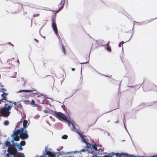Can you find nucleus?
Here are the masks:
<instances>
[{"mask_svg": "<svg viewBox=\"0 0 157 157\" xmlns=\"http://www.w3.org/2000/svg\"><path fill=\"white\" fill-rule=\"evenodd\" d=\"M11 136L13 137L14 140L16 141H19L20 138L22 140H25L29 137L28 132L23 128H20L14 131Z\"/></svg>", "mask_w": 157, "mask_h": 157, "instance_id": "nucleus-1", "label": "nucleus"}, {"mask_svg": "<svg viewBox=\"0 0 157 157\" xmlns=\"http://www.w3.org/2000/svg\"><path fill=\"white\" fill-rule=\"evenodd\" d=\"M13 107V105H10L7 106L5 104V106L1 108L0 109V114L2 116L6 117H8L10 113V110Z\"/></svg>", "mask_w": 157, "mask_h": 157, "instance_id": "nucleus-2", "label": "nucleus"}, {"mask_svg": "<svg viewBox=\"0 0 157 157\" xmlns=\"http://www.w3.org/2000/svg\"><path fill=\"white\" fill-rule=\"evenodd\" d=\"M0 90L2 93V94H1L2 98L0 99V104H1L2 103H6V101H8L6 96L8 95V94L5 93L6 90L4 89H1Z\"/></svg>", "mask_w": 157, "mask_h": 157, "instance_id": "nucleus-3", "label": "nucleus"}, {"mask_svg": "<svg viewBox=\"0 0 157 157\" xmlns=\"http://www.w3.org/2000/svg\"><path fill=\"white\" fill-rule=\"evenodd\" d=\"M87 146L88 147L87 151L89 153H91L95 151H97L98 150L97 147V145L96 144H90L89 143H87Z\"/></svg>", "mask_w": 157, "mask_h": 157, "instance_id": "nucleus-4", "label": "nucleus"}, {"mask_svg": "<svg viewBox=\"0 0 157 157\" xmlns=\"http://www.w3.org/2000/svg\"><path fill=\"white\" fill-rule=\"evenodd\" d=\"M54 116L60 120H66L67 117L63 113L60 112H56L54 113Z\"/></svg>", "mask_w": 157, "mask_h": 157, "instance_id": "nucleus-5", "label": "nucleus"}, {"mask_svg": "<svg viewBox=\"0 0 157 157\" xmlns=\"http://www.w3.org/2000/svg\"><path fill=\"white\" fill-rule=\"evenodd\" d=\"M48 147V146L45 147V151L44 153V157H56V153H54L51 151H47Z\"/></svg>", "mask_w": 157, "mask_h": 157, "instance_id": "nucleus-6", "label": "nucleus"}, {"mask_svg": "<svg viewBox=\"0 0 157 157\" xmlns=\"http://www.w3.org/2000/svg\"><path fill=\"white\" fill-rule=\"evenodd\" d=\"M14 155L12 151L10 152V153H7L6 155V157H25L24 154L22 153H20L19 154H16L14 155L13 157L12 155Z\"/></svg>", "mask_w": 157, "mask_h": 157, "instance_id": "nucleus-7", "label": "nucleus"}, {"mask_svg": "<svg viewBox=\"0 0 157 157\" xmlns=\"http://www.w3.org/2000/svg\"><path fill=\"white\" fill-rule=\"evenodd\" d=\"M52 27L53 28V30L55 32V33L56 35H59L58 34V30L57 29L56 25V20L55 19V18H53L52 19Z\"/></svg>", "mask_w": 157, "mask_h": 157, "instance_id": "nucleus-8", "label": "nucleus"}, {"mask_svg": "<svg viewBox=\"0 0 157 157\" xmlns=\"http://www.w3.org/2000/svg\"><path fill=\"white\" fill-rule=\"evenodd\" d=\"M115 155L117 156L121 157L122 156H128V154L124 153H116Z\"/></svg>", "mask_w": 157, "mask_h": 157, "instance_id": "nucleus-9", "label": "nucleus"}, {"mask_svg": "<svg viewBox=\"0 0 157 157\" xmlns=\"http://www.w3.org/2000/svg\"><path fill=\"white\" fill-rule=\"evenodd\" d=\"M27 123V121L25 120H24L23 122V127H22L21 128H23V129H25V128H27L28 127Z\"/></svg>", "mask_w": 157, "mask_h": 157, "instance_id": "nucleus-10", "label": "nucleus"}, {"mask_svg": "<svg viewBox=\"0 0 157 157\" xmlns=\"http://www.w3.org/2000/svg\"><path fill=\"white\" fill-rule=\"evenodd\" d=\"M22 107L21 104L18 105L17 106H15V109L17 111H18L22 109Z\"/></svg>", "mask_w": 157, "mask_h": 157, "instance_id": "nucleus-11", "label": "nucleus"}, {"mask_svg": "<svg viewBox=\"0 0 157 157\" xmlns=\"http://www.w3.org/2000/svg\"><path fill=\"white\" fill-rule=\"evenodd\" d=\"M65 154H66L64 152H59L58 153H56V157H59V156L60 155H65Z\"/></svg>", "mask_w": 157, "mask_h": 157, "instance_id": "nucleus-12", "label": "nucleus"}, {"mask_svg": "<svg viewBox=\"0 0 157 157\" xmlns=\"http://www.w3.org/2000/svg\"><path fill=\"white\" fill-rule=\"evenodd\" d=\"M33 90H20L18 92H32L33 91Z\"/></svg>", "mask_w": 157, "mask_h": 157, "instance_id": "nucleus-13", "label": "nucleus"}, {"mask_svg": "<svg viewBox=\"0 0 157 157\" xmlns=\"http://www.w3.org/2000/svg\"><path fill=\"white\" fill-rule=\"evenodd\" d=\"M79 135H80V136L81 137L82 139V141L84 143L86 144H87V143H88V142H87V141H86V140H85V139L84 138V137L83 135H82V134H79Z\"/></svg>", "mask_w": 157, "mask_h": 157, "instance_id": "nucleus-14", "label": "nucleus"}, {"mask_svg": "<svg viewBox=\"0 0 157 157\" xmlns=\"http://www.w3.org/2000/svg\"><path fill=\"white\" fill-rule=\"evenodd\" d=\"M106 50L109 52H111V49L110 46H107Z\"/></svg>", "mask_w": 157, "mask_h": 157, "instance_id": "nucleus-15", "label": "nucleus"}, {"mask_svg": "<svg viewBox=\"0 0 157 157\" xmlns=\"http://www.w3.org/2000/svg\"><path fill=\"white\" fill-rule=\"evenodd\" d=\"M62 51L64 55H65L66 54L65 50L64 48V47L63 45H62Z\"/></svg>", "mask_w": 157, "mask_h": 157, "instance_id": "nucleus-16", "label": "nucleus"}, {"mask_svg": "<svg viewBox=\"0 0 157 157\" xmlns=\"http://www.w3.org/2000/svg\"><path fill=\"white\" fill-rule=\"evenodd\" d=\"M8 102H9V103H12L14 104L15 105H16L17 104V103H18L19 102V101H18L17 102H13V101H8H8H7Z\"/></svg>", "mask_w": 157, "mask_h": 157, "instance_id": "nucleus-17", "label": "nucleus"}, {"mask_svg": "<svg viewBox=\"0 0 157 157\" xmlns=\"http://www.w3.org/2000/svg\"><path fill=\"white\" fill-rule=\"evenodd\" d=\"M20 144L21 146H24L25 144V142L24 141H22L20 142Z\"/></svg>", "mask_w": 157, "mask_h": 157, "instance_id": "nucleus-18", "label": "nucleus"}, {"mask_svg": "<svg viewBox=\"0 0 157 157\" xmlns=\"http://www.w3.org/2000/svg\"><path fill=\"white\" fill-rule=\"evenodd\" d=\"M9 124V122L8 121H5L4 122V124L5 125H8Z\"/></svg>", "mask_w": 157, "mask_h": 157, "instance_id": "nucleus-19", "label": "nucleus"}, {"mask_svg": "<svg viewBox=\"0 0 157 157\" xmlns=\"http://www.w3.org/2000/svg\"><path fill=\"white\" fill-rule=\"evenodd\" d=\"M5 144L7 146H9L10 145V143L9 141H6Z\"/></svg>", "mask_w": 157, "mask_h": 157, "instance_id": "nucleus-20", "label": "nucleus"}, {"mask_svg": "<svg viewBox=\"0 0 157 157\" xmlns=\"http://www.w3.org/2000/svg\"><path fill=\"white\" fill-rule=\"evenodd\" d=\"M37 94V93H32L30 94V96L32 97L34 96L35 95Z\"/></svg>", "mask_w": 157, "mask_h": 157, "instance_id": "nucleus-21", "label": "nucleus"}, {"mask_svg": "<svg viewBox=\"0 0 157 157\" xmlns=\"http://www.w3.org/2000/svg\"><path fill=\"white\" fill-rule=\"evenodd\" d=\"M119 108V103H117V106L113 110H114L117 109H118Z\"/></svg>", "mask_w": 157, "mask_h": 157, "instance_id": "nucleus-22", "label": "nucleus"}, {"mask_svg": "<svg viewBox=\"0 0 157 157\" xmlns=\"http://www.w3.org/2000/svg\"><path fill=\"white\" fill-rule=\"evenodd\" d=\"M67 135H64L62 136V138L63 139H66L67 138Z\"/></svg>", "mask_w": 157, "mask_h": 157, "instance_id": "nucleus-23", "label": "nucleus"}, {"mask_svg": "<svg viewBox=\"0 0 157 157\" xmlns=\"http://www.w3.org/2000/svg\"><path fill=\"white\" fill-rule=\"evenodd\" d=\"M86 151V149H81V150L79 151H78L77 152L78 153H79V152H80L82 151V152H83V151Z\"/></svg>", "mask_w": 157, "mask_h": 157, "instance_id": "nucleus-24", "label": "nucleus"}, {"mask_svg": "<svg viewBox=\"0 0 157 157\" xmlns=\"http://www.w3.org/2000/svg\"><path fill=\"white\" fill-rule=\"evenodd\" d=\"M13 144L14 146H16L17 147H18L20 145L17 143H14Z\"/></svg>", "mask_w": 157, "mask_h": 157, "instance_id": "nucleus-25", "label": "nucleus"}, {"mask_svg": "<svg viewBox=\"0 0 157 157\" xmlns=\"http://www.w3.org/2000/svg\"><path fill=\"white\" fill-rule=\"evenodd\" d=\"M124 43V42L123 41L120 42L119 44V46L121 47V46H122Z\"/></svg>", "mask_w": 157, "mask_h": 157, "instance_id": "nucleus-26", "label": "nucleus"}, {"mask_svg": "<svg viewBox=\"0 0 157 157\" xmlns=\"http://www.w3.org/2000/svg\"><path fill=\"white\" fill-rule=\"evenodd\" d=\"M18 149H19V151H21L22 149H23V148L21 147V145H20L18 147Z\"/></svg>", "mask_w": 157, "mask_h": 157, "instance_id": "nucleus-27", "label": "nucleus"}, {"mask_svg": "<svg viewBox=\"0 0 157 157\" xmlns=\"http://www.w3.org/2000/svg\"><path fill=\"white\" fill-rule=\"evenodd\" d=\"M31 104L32 105H34L35 104V101L33 100H32L31 102Z\"/></svg>", "mask_w": 157, "mask_h": 157, "instance_id": "nucleus-28", "label": "nucleus"}, {"mask_svg": "<svg viewBox=\"0 0 157 157\" xmlns=\"http://www.w3.org/2000/svg\"><path fill=\"white\" fill-rule=\"evenodd\" d=\"M39 13L35 14H34L33 15V16L34 17H38V16H39Z\"/></svg>", "mask_w": 157, "mask_h": 157, "instance_id": "nucleus-29", "label": "nucleus"}, {"mask_svg": "<svg viewBox=\"0 0 157 157\" xmlns=\"http://www.w3.org/2000/svg\"><path fill=\"white\" fill-rule=\"evenodd\" d=\"M129 156L131 157H140L139 156H136L135 155H129Z\"/></svg>", "mask_w": 157, "mask_h": 157, "instance_id": "nucleus-30", "label": "nucleus"}, {"mask_svg": "<svg viewBox=\"0 0 157 157\" xmlns=\"http://www.w3.org/2000/svg\"><path fill=\"white\" fill-rule=\"evenodd\" d=\"M65 121H67V122H68L69 124L70 123H71L72 124V123L70 121L68 120L67 118V120H65Z\"/></svg>", "mask_w": 157, "mask_h": 157, "instance_id": "nucleus-31", "label": "nucleus"}, {"mask_svg": "<svg viewBox=\"0 0 157 157\" xmlns=\"http://www.w3.org/2000/svg\"><path fill=\"white\" fill-rule=\"evenodd\" d=\"M44 112L45 113H48V111L47 110H44Z\"/></svg>", "mask_w": 157, "mask_h": 157, "instance_id": "nucleus-32", "label": "nucleus"}, {"mask_svg": "<svg viewBox=\"0 0 157 157\" xmlns=\"http://www.w3.org/2000/svg\"><path fill=\"white\" fill-rule=\"evenodd\" d=\"M110 43V41H109L106 44V46H110L109 45V44Z\"/></svg>", "mask_w": 157, "mask_h": 157, "instance_id": "nucleus-33", "label": "nucleus"}, {"mask_svg": "<svg viewBox=\"0 0 157 157\" xmlns=\"http://www.w3.org/2000/svg\"><path fill=\"white\" fill-rule=\"evenodd\" d=\"M8 43L9 44H10L13 47H14V46L11 43L8 42Z\"/></svg>", "mask_w": 157, "mask_h": 157, "instance_id": "nucleus-34", "label": "nucleus"}, {"mask_svg": "<svg viewBox=\"0 0 157 157\" xmlns=\"http://www.w3.org/2000/svg\"><path fill=\"white\" fill-rule=\"evenodd\" d=\"M147 157H157V155H156L151 156L149 157L147 156Z\"/></svg>", "mask_w": 157, "mask_h": 157, "instance_id": "nucleus-35", "label": "nucleus"}, {"mask_svg": "<svg viewBox=\"0 0 157 157\" xmlns=\"http://www.w3.org/2000/svg\"><path fill=\"white\" fill-rule=\"evenodd\" d=\"M17 62L18 64H19V60L18 59L17 57Z\"/></svg>", "mask_w": 157, "mask_h": 157, "instance_id": "nucleus-36", "label": "nucleus"}, {"mask_svg": "<svg viewBox=\"0 0 157 157\" xmlns=\"http://www.w3.org/2000/svg\"><path fill=\"white\" fill-rule=\"evenodd\" d=\"M114 154H115V153L113 152L111 153V155L112 156L113 155H114Z\"/></svg>", "mask_w": 157, "mask_h": 157, "instance_id": "nucleus-37", "label": "nucleus"}, {"mask_svg": "<svg viewBox=\"0 0 157 157\" xmlns=\"http://www.w3.org/2000/svg\"><path fill=\"white\" fill-rule=\"evenodd\" d=\"M72 126L74 128V129H75L76 128H75V125H74V124H73L72 123Z\"/></svg>", "mask_w": 157, "mask_h": 157, "instance_id": "nucleus-38", "label": "nucleus"}, {"mask_svg": "<svg viewBox=\"0 0 157 157\" xmlns=\"http://www.w3.org/2000/svg\"><path fill=\"white\" fill-rule=\"evenodd\" d=\"M63 6H61L60 8L59 9V11L61 9H62L63 8Z\"/></svg>", "mask_w": 157, "mask_h": 157, "instance_id": "nucleus-39", "label": "nucleus"}, {"mask_svg": "<svg viewBox=\"0 0 157 157\" xmlns=\"http://www.w3.org/2000/svg\"><path fill=\"white\" fill-rule=\"evenodd\" d=\"M155 19H151L149 21H152L153 20H154Z\"/></svg>", "mask_w": 157, "mask_h": 157, "instance_id": "nucleus-40", "label": "nucleus"}, {"mask_svg": "<svg viewBox=\"0 0 157 157\" xmlns=\"http://www.w3.org/2000/svg\"><path fill=\"white\" fill-rule=\"evenodd\" d=\"M103 157H111L109 156H108L107 155H105Z\"/></svg>", "mask_w": 157, "mask_h": 157, "instance_id": "nucleus-41", "label": "nucleus"}, {"mask_svg": "<svg viewBox=\"0 0 157 157\" xmlns=\"http://www.w3.org/2000/svg\"><path fill=\"white\" fill-rule=\"evenodd\" d=\"M36 157H44V154H43L42 155H41V156H40V157H37V156H36Z\"/></svg>", "mask_w": 157, "mask_h": 157, "instance_id": "nucleus-42", "label": "nucleus"}, {"mask_svg": "<svg viewBox=\"0 0 157 157\" xmlns=\"http://www.w3.org/2000/svg\"><path fill=\"white\" fill-rule=\"evenodd\" d=\"M34 40H35L36 41V42H38V40H37V39H35Z\"/></svg>", "mask_w": 157, "mask_h": 157, "instance_id": "nucleus-43", "label": "nucleus"}, {"mask_svg": "<svg viewBox=\"0 0 157 157\" xmlns=\"http://www.w3.org/2000/svg\"><path fill=\"white\" fill-rule=\"evenodd\" d=\"M41 95H37V97H40V96H41Z\"/></svg>", "mask_w": 157, "mask_h": 157, "instance_id": "nucleus-44", "label": "nucleus"}, {"mask_svg": "<svg viewBox=\"0 0 157 157\" xmlns=\"http://www.w3.org/2000/svg\"><path fill=\"white\" fill-rule=\"evenodd\" d=\"M75 68H72V71H75Z\"/></svg>", "mask_w": 157, "mask_h": 157, "instance_id": "nucleus-45", "label": "nucleus"}, {"mask_svg": "<svg viewBox=\"0 0 157 157\" xmlns=\"http://www.w3.org/2000/svg\"><path fill=\"white\" fill-rule=\"evenodd\" d=\"M0 86H1V87H3V86L1 84V83H0Z\"/></svg>", "mask_w": 157, "mask_h": 157, "instance_id": "nucleus-46", "label": "nucleus"}, {"mask_svg": "<svg viewBox=\"0 0 157 157\" xmlns=\"http://www.w3.org/2000/svg\"><path fill=\"white\" fill-rule=\"evenodd\" d=\"M81 63L82 64H84V63Z\"/></svg>", "mask_w": 157, "mask_h": 157, "instance_id": "nucleus-47", "label": "nucleus"}, {"mask_svg": "<svg viewBox=\"0 0 157 157\" xmlns=\"http://www.w3.org/2000/svg\"><path fill=\"white\" fill-rule=\"evenodd\" d=\"M12 60H13L14 59V58H13L12 59H11Z\"/></svg>", "mask_w": 157, "mask_h": 157, "instance_id": "nucleus-48", "label": "nucleus"}, {"mask_svg": "<svg viewBox=\"0 0 157 157\" xmlns=\"http://www.w3.org/2000/svg\"><path fill=\"white\" fill-rule=\"evenodd\" d=\"M69 153V152H67V154H68V153Z\"/></svg>", "mask_w": 157, "mask_h": 157, "instance_id": "nucleus-49", "label": "nucleus"}, {"mask_svg": "<svg viewBox=\"0 0 157 157\" xmlns=\"http://www.w3.org/2000/svg\"><path fill=\"white\" fill-rule=\"evenodd\" d=\"M1 116H2L1 115V114H0V117Z\"/></svg>", "mask_w": 157, "mask_h": 157, "instance_id": "nucleus-50", "label": "nucleus"}, {"mask_svg": "<svg viewBox=\"0 0 157 157\" xmlns=\"http://www.w3.org/2000/svg\"><path fill=\"white\" fill-rule=\"evenodd\" d=\"M49 150H51V149H50Z\"/></svg>", "mask_w": 157, "mask_h": 157, "instance_id": "nucleus-51", "label": "nucleus"}, {"mask_svg": "<svg viewBox=\"0 0 157 157\" xmlns=\"http://www.w3.org/2000/svg\"><path fill=\"white\" fill-rule=\"evenodd\" d=\"M63 157H66V156H64Z\"/></svg>", "mask_w": 157, "mask_h": 157, "instance_id": "nucleus-52", "label": "nucleus"}, {"mask_svg": "<svg viewBox=\"0 0 157 157\" xmlns=\"http://www.w3.org/2000/svg\"><path fill=\"white\" fill-rule=\"evenodd\" d=\"M92 157H94V156H93Z\"/></svg>", "mask_w": 157, "mask_h": 157, "instance_id": "nucleus-53", "label": "nucleus"}]
</instances>
